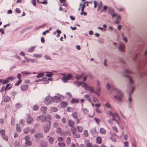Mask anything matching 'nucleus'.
Segmentation results:
<instances>
[{"label": "nucleus", "mask_w": 147, "mask_h": 147, "mask_svg": "<svg viewBox=\"0 0 147 147\" xmlns=\"http://www.w3.org/2000/svg\"><path fill=\"white\" fill-rule=\"evenodd\" d=\"M84 134L86 137H87L88 136V132L87 130H85L84 131Z\"/></svg>", "instance_id": "nucleus-42"}, {"label": "nucleus", "mask_w": 147, "mask_h": 147, "mask_svg": "<svg viewBox=\"0 0 147 147\" xmlns=\"http://www.w3.org/2000/svg\"><path fill=\"white\" fill-rule=\"evenodd\" d=\"M22 80L21 79H20L19 80L17 81L15 84V85L16 86H18V85L22 82Z\"/></svg>", "instance_id": "nucleus-51"}, {"label": "nucleus", "mask_w": 147, "mask_h": 147, "mask_svg": "<svg viewBox=\"0 0 147 147\" xmlns=\"http://www.w3.org/2000/svg\"><path fill=\"white\" fill-rule=\"evenodd\" d=\"M44 76V73H39L36 77L37 78H39L42 77V76Z\"/></svg>", "instance_id": "nucleus-39"}, {"label": "nucleus", "mask_w": 147, "mask_h": 147, "mask_svg": "<svg viewBox=\"0 0 147 147\" xmlns=\"http://www.w3.org/2000/svg\"><path fill=\"white\" fill-rule=\"evenodd\" d=\"M40 145L42 147H46L47 144L46 143L43 142L40 144Z\"/></svg>", "instance_id": "nucleus-41"}, {"label": "nucleus", "mask_w": 147, "mask_h": 147, "mask_svg": "<svg viewBox=\"0 0 147 147\" xmlns=\"http://www.w3.org/2000/svg\"><path fill=\"white\" fill-rule=\"evenodd\" d=\"M28 88V86L27 85H24L22 86L21 87V89L23 91L26 90Z\"/></svg>", "instance_id": "nucleus-15"}, {"label": "nucleus", "mask_w": 147, "mask_h": 147, "mask_svg": "<svg viewBox=\"0 0 147 147\" xmlns=\"http://www.w3.org/2000/svg\"><path fill=\"white\" fill-rule=\"evenodd\" d=\"M113 129L115 132L117 133L118 132V130L116 126H113L112 127Z\"/></svg>", "instance_id": "nucleus-45"}, {"label": "nucleus", "mask_w": 147, "mask_h": 147, "mask_svg": "<svg viewBox=\"0 0 147 147\" xmlns=\"http://www.w3.org/2000/svg\"><path fill=\"white\" fill-rule=\"evenodd\" d=\"M84 74H83L80 75H77L76 76V78L77 79H80V80L81 79V78L83 77V80L84 82L85 81H86V79L87 78V76H84Z\"/></svg>", "instance_id": "nucleus-5"}, {"label": "nucleus", "mask_w": 147, "mask_h": 147, "mask_svg": "<svg viewBox=\"0 0 147 147\" xmlns=\"http://www.w3.org/2000/svg\"><path fill=\"white\" fill-rule=\"evenodd\" d=\"M102 5H103V4H102V3L101 2H100V4L99 5L98 7V9H97L98 11H99V10H101V9H102Z\"/></svg>", "instance_id": "nucleus-34"}, {"label": "nucleus", "mask_w": 147, "mask_h": 147, "mask_svg": "<svg viewBox=\"0 0 147 147\" xmlns=\"http://www.w3.org/2000/svg\"><path fill=\"white\" fill-rule=\"evenodd\" d=\"M33 121V118L30 116L28 117L27 119V123L28 124L31 123Z\"/></svg>", "instance_id": "nucleus-12"}, {"label": "nucleus", "mask_w": 147, "mask_h": 147, "mask_svg": "<svg viewBox=\"0 0 147 147\" xmlns=\"http://www.w3.org/2000/svg\"><path fill=\"white\" fill-rule=\"evenodd\" d=\"M39 108L38 106L36 105L34 106L33 107V109L34 111L37 110Z\"/></svg>", "instance_id": "nucleus-49"}, {"label": "nucleus", "mask_w": 147, "mask_h": 147, "mask_svg": "<svg viewBox=\"0 0 147 147\" xmlns=\"http://www.w3.org/2000/svg\"><path fill=\"white\" fill-rule=\"evenodd\" d=\"M88 3V2H85L84 3V4H83V5H82V3H80V7H79V9L80 10V9L81 7H82V8H81V11H84V8L85 7V3Z\"/></svg>", "instance_id": "nucleus-10"}, {"label": "nucleus", "mask_w": 147, "mask_h": 147, "mask_svg": "<svg viewBox=\"0 0 147 147\" xmlns=\"http://www.w3.org/2000/svg\"><path fill=\"white\" fill-rule=\"evenodd\" d=\"M16 11L18 13H20L21 12V11L18 8H17L16 9Z\"/></svg>", "instance_id": "nucleus-63"}, {"label": "nucleus", "mask_w": 147, "mask_h": 147, "mask_svg": "<svg viewBox=\"0 0 147 147\" xmlns=\"http://www.w3.org/2000/svg\"><path fill=\"white\" fill-rule=\"evenodd\" d=\"M109 12L111 14H113L114 12V10L111 8H109Z\"/></svg>", "instance_id": "nucleus-30"}, {"label": "nucleus", "mask_w": 147, "mask_h": 147, "mask_svg": "<svg viewBox=\"0 0 147 147\" xmlns=\"http://www.w3.org/2000/svg\"><path fill=\"white\" fill-rule=\"evenodd\" d=\"M70 126L73 127L74 126V122L73 121L69 120L68 122Z\"/></svg>", "instance_id": "nucleus-31"}, {"label": "nucleus", "mask_w": 147, "mask_h": 147, "mask_svg": "<svg viewBox=\"0 0 147 147\" xmlns=\"http://www.w3.org/2000/svg\"><path fill=\"white\" fill-rule=\"evenodd\" d=\"M67 103L65 101H62L61 102V105L63 107H65L67 106Z\"/></svg>", "instance_id": "nucleus-20"}, {"label": "nucleus", "mask_w": 147, "mask_h": 147, "mask_svg": "<svg viewBox=\"0 0 147 147\" xmlns=\"http://www.w3.org/2000/svg\"><path fill=\"white\" fill-rule=\"evenodd\" d=\"M108 7L107 6H104L103 7V9L101 10L100 12V13H101L102 12H106L107 9Z\"/></svg>", "instance_id": "nucleus-19"}, {"label": "nucleus", "mask_w": 147, "mask_h": 147, "mask_svg": "<svg viewBox=\"0 0 147 147\" xmlns=\"http://www.w3.org/2000/svg\"><path fill=\"white\" fill-rule=\"evenodd\" d=\"M35 137L38 138H41L43 137V135L41 134H37L35 135Z\"/></svg>", "instance_id": "nucleus-22"}, {"label": "nucleus", "mask_w": 147, "mask_h": 147, "mask_svg": "<svg viewBox=\"0 0 147 147\" xmlns=\"http://www.w3.org/2000/svg\"><path fill=\"white\" fill-rule=\"evenodd\" d=\"M25 121L23 119H21L20 121V123L21 124H23L24 123Z\"/></svg>", "instance_id": "nucleus-64"}, {"label": "nucleus", "mask_w": 147, "mask_h": 147, "mask_svg": "<svg viewBox=\"0 0 147 147\" xmlns=\"http://www.w3.org/2000/svg\"><path fill=\"white\" fill-rule=\"evenodd\" d=\"M119 49L121 51H124L125 49V46L122 43L120 44L119 45Z\"/></svg>", "instance_id": "nucleus-16"}, {"label": "nucleus", "mask_w": 147, "mask_h": 147, "mask_svg": "<svg viewBox=\"0 0 147 147\" xmlns=\"http://www.w3.org/2000/svg\"><path fill=\"white\" fill-rule=\"evenodd\" d=\"M35 48V47H32L29 49L28 51L29 52H32L34 51Z\"/></svg>", "instance_id": "nucleus-40"}, {"label": "nucleus", "mask_w": 147, "mask_h": 147, "mask_svg": "<svg viewBox=\"0 0 147 147\" xmlns=\"http://www.w3.org/2000/svg\"><path fill=\"white\" fill-rule=\"evenodd\" d=\"M49 141L51 144H52L54 142V139L52 138H50L49 139Z\"/></svg>", "instance_id": "nucleus-46"}, {"label": "nucleus", "mask_w": 147, "mask_h": 147, "mask_svg": "<svg viewBox=\"0 0 147 147\" xmlns=\"http://www.w3.org/2000/svg\"><path fill=\"white\" fill-rule=\"evenodd\" d=\"M85 144L86 147H92V146L91 143H90L88 140H86L85 141Z\"/></svg>", "instance_id": "nucleus-11"}, {"label": "nucleus", "mask_w": 147, "mask_h": 147, "mask_svg": "<svg viewBox=\"0 0 147 147\" xmlns=\"http://www.w3.org/2000/svg\"><path fill=\"white\" fill-rule=\"evenodd\" d=\"M66 96L67 97L69 98H71L72 97V95L69 92H67L66 93Z\"/></svg>", "instance_id": "nucleus-57"}, {"label": "nucleus", "mask_w": 147, "mask_h": 147, "mask_svg": "<svg viewBox=\"0 0 147 147\" xmlns=\"http://www.w3.org/2000/svg\"><path fill=\"white\" fill-rule=\"evenodd\" d=\"M12 87V86H11V84H7L6 86L5 90V91L9 90Z\"/></svg>", "instance_id": "nucleus-21"}, {"label": "nucleus", "mask_w": 147, "mask_h": 147, "mask_svg": "<svg viewBox=\"0 0 147 147\" xmlns=\"http://www.w3.org/2000/svg\"><path fill=\"white\" fill-rule=\"evenodd\" d=\"M16 131H17L20 132L21 131V129L20 127V126L19 124L16 125Z\"/></svg>", "instance_id": "nucleus-26"}, {"label": "nucleus", "mask_w": 147, "mask_h": 147, "mask_svg": "<svg viewBox=\"0 0 147 147\" xmlns=\"http://www.w3.org/2000/svg\"><path fill=\"white\" fill-rule=\"evenodd\" d=\"M100 132L102 134H105L106 133V130L103 128H101L100 129Z\"/></svg>", "instance_id": "nucleus-18"}, {"label": "nucleus", "mask_w": 147, "mask_h": 147, "mask_svg": "<svg viewBox=\"0 0 147 147\" xmlns=\"http://www.w3.org/2000/svg\"><path fill=\"white\" fill-rule=\"evenodd\" d=\"M5 131L3 129L1 130L0 131V134L2 136H4L5 135Z\"/></svg>", "instance_id": "nucleus-36"}, {"label": "nucleus", "mask_w": 147, "mask_h": 147, "mask_svg": "<svg viewBox=\"0 0 147 147\" xmlns=\"http://www.w3.org/2000/svg\"><path fill=\"white\" fill-rule=\"evenodd\" d=\"M67 110L68 112H71L73 111V109L71 107H67Z\"/></svg>", "instance_id": "nucleus-53"}, {"label": "nucleus", "mask_w": 147, "mask_h": 147, "mask_svg": "<svg viewBox=\"0 0 147 147\" xmlns=\"http://www.w3.org/2000/svg\"><path fill=\"white\" fill-rule=\"evenodd\" d=\"M94 119L97 123V124H98L100 121L99 119L97 118H94Z\"/></svg>", "instance_id": "nucleus-61"}, {"label": "nucleus", "mask_w": 147, "mask_h": 147, "mask_svg": "<svg viewBox=\"0 0 147 147\" xmlns=\"http://www.w3.org/2000/svg\"><path fill=\"white\" fill-rule=\"evenodd\" d=\"M74 119H76V122L78 124L80 120L77 118V113L76 112L74 113Z\"/></svg>", "instance_id": "nucleus-13"}, {"label": "nucleus", "mask_w": 147, "mask_h": 147, "mask_svg": "<svg viewBox=\"0 0 147 147\" xmlns=\"http://www.w3.org/2000/svg\"><path fill=\"white\" fill-rule=\"evenodd\" d=\"M46 117V121L50 120L51 119V115H48Z\"/></svg>", "instance_id": "nucleus-32"}, {"label": "nucleus", "mask_w": 147, "mask_h": 147, "mask_svg": "<svg viewBox=\"0 0 147 147\" xmlns=\"http://www.w3.org/2000/svg\"><path fill=\"white\" fill-rule=\"evenodd\" d=\"M109 113L110 115L114 117H117L118 118V117L117 114L115 113H113L112 111H110L109 112Z\"/></svg>", "instance_id": "nucleus-14"}, {"label": "nucleus", "mask_w": 147, "mask_h": 147, "mask_svg": "<svg viewBox=\"0 0 147 147\" xmlns=\"http://www.w3.org/2000/svg\"><path fill=\"white\" fill-rule=\"evenodd\" d=\"M52 97H51L50 96H48L45 98L44 102L45 104L46 105H49L51 103L52 101Z\"/></svg>", "instance_id": "nucleus-2"}, {"label": "nucleus", "mask_w": 147, "mask_h": 147, "mask_svg": "<svg viewBox=\"0 0 147 147\" xmlns=\"http://www.w3.org/2000/svg\"><path fill=\"white\" fill-rule=\"evenodd\" d=\"M72 77V75L71 74H69L67 76H64L62 78V80L64 82H66L68 80L70 79Z\"/></svg>", "instance_id": "nucleus-4"}, {"label": "nucleus", "mask_w": 147, "mask_h": 147, "mask_svg": "<svg viewBox=\"0 0 147 147\" xmlns=\"http://www.w3.org/2000/svg\"><path fill=\"white\" fill-rule=\"evenodd\" d=\"M96 142L99 144H101L102 143V139L100 137H98L96 138Z\"/></svg>", "instance_id": "nucleus-23"}, {"label": "nucleus", "mask_w": 147, "mask_h": 147, "mask_svg": "<svg viewBox=\"0 0 147 147\" xmlns=\"http://www.w3.org/2000/svg\"><path fill=\"white\" fill-rule=\"evenodd\" d=\"M3 139L5 140L6 141H7L8 140V138L7 136H6L5 135L4 136H2Z\"/></svg>", "instance_id": "nucleus-55"}, {"label": "nucleus", "mask_w": 147, "mask_h": 147, "mask_svg": "<svg viewBox=\"0 0 147 147\" xmlns=\"http://www.w3.org/2000/svg\"><path fill=\"white\" fill-rule=\"evenodd\" d=\"M33 56L36 58H40L42 56V54H35Z\"/></svg>", "instance_id": "nucleus-28"}, {"label": "nucleus", "mask_w": 147, "mask_h": 147, "mask_svg": "<svg viewBox=\"0 0 147 147\" xmlns=\"http://www.w3.org/2000/svg\"><path fill=\"white\" fill-rule=\"evenodd\" d=\"M78 85L79 86L82 85V87L84 88L86 90H87L88 87V86L87 84L84 82H81L78 83Z\"/></svg>", "instance_id": "nucleus-6"}, {"label": "nucleus", "mask_w": 147, "mask_h": 147, "mask_svg": "<svg viewBox=\"0 0 147 147\" xmlns=\"http://www.w3.org/2000/svg\"><path fill=\"white\" fill-rule=\"evenodd\" d=\"M55 117L56 119H60L61 117L58 114H56L55 115Z\"/></svg>", "instance_id": "nucleus-62"}, {"label": "nucleus", "mask_w": 147, "mask_h": 147, "mask_svg": "<svg viewBox=\"0 0 147 147\" xmlns=\"http://www.w3.org/2000/svg\"><path fill=\"white\" fill-rule=\"evenodd\" d=\"M15 79V78L13 77H9L7 78L5 80H3L2 84H5L8 83L10 81H12Z\"/></svg>", "instance_id": "nucleus-3"}, {"label": "nucleus", "mask_w": 147, "mask_h": 147, "mask_svg": "<svg viewBox=\"0 0 147 147\" xmlns=\"http://www.w3.org/2000/svg\"><path fill=\"white\" fill-rule=\"evenodd\" d=\"M52 101L56 103H58L61 100L60 97L58 96H55L54 97H52Z\"/></svg>", "instance_id": "nucleus-7"}, {"label": "nucleus", "mask_w": 147, "mask_h": 147, "mask_svg": "<svg viewBox=\"0 0 147 147\" xmlns=\"http://www.w3.org/2000/svg\"><path fill=\"white\" fill-rule=\"evenodd\" d=\"M112 89H113L114 91H115L119 95L114 96V97L117 99L119 101H121L122 99V97L123 96V94L119 90L113 87H112Z\"/></svg>", "instance_id": "nucleus-1"}, {"label": "nucleus", "mask_w": 147, "mask_h": 147, "mask_svg": "<svg viewBox=\"0 0 147 147\" xmlns=\"http://www.w3.org/2000/svg\"><path fill=\"white\" fill-rule=\"evenodd\" d=\"M21 73L23 74H26V75H28V74H31V73L29 71H24L21 72Z\"/></svg>", "instance_id": "nucleus-48"}, {"label": "nucleus", "mask_w": 147, "mask_h": 147, "mask_svg": "<svg viewBox=\"0 0 147 147\" xmlns=\"http://www.w3.org/2000/svg\"><path fill=\"white\" fill-rule=\"evenodd\" d=\"M83 111L85 114H87L88 113V110L86 108L83 109Z\"/></svg>", "instance_id": "nucleus-43"}, {"label": "nucleus", "mask_w": 147, "mask_h": 147, "mask_svg": "<svg viewBox=\"0 0 147 147\" xmlns=\"http://www.w3.org/2000/svg\"><path fill=\"white\" fill-rule=\"evenodd\" d=\"M15 118L13 117H12L11 118V124L12 125H13L15 124Z\"/></svg>", "instance_id": "nucleus-37"}, {"label": "nucleus", "mask_w": 147, "mask_h": 147, "mask_svg": "<svg viewBox=\"0 0 147 147\" xmlns=\"http://www.w3.org/2000/svg\"><path fill=\"white\" fill-rule=\"evenodd\" d=\"M84 97L88 99L89 100V101L90 100V96L89 95H84Z\"/></svg>", "instance_id": "nucleus-58"}, {"label": "nucleus", "mask_w": 147, "mask_h": 147, "mask_svg": "<svg viewBox=\"0 0 147 147\" xmlns=\"http://www.w3.org/2000/svg\"><path fill=\"white\" fill-rule=\"evenodd\" d=\"M71 142V139L70 138H68L67 140V144H70Z\"/></svg>", "instance_id": "nucleus-56"}, {"label": "nucleus", "mask_w": 147, "mask_h": 147, "mask_svg": "<svg viewBox=\"0 0 147 147\" xmlns=\"http://www.w3.org/2000/svg\"><path fill=\"white\" fill-rule=\"evenodd\" d=\"M50 127L49 126L47 125L44 128V131L45 132H47L49 129Z\"/></svg>", "instance_id": "nucleus-25"}, {"label": "nucleus", "mask_w": 147, "mask_h": 147, "mask_svg": "<svg viewBox=\"0 0 147 147\" xmlns=\"http://www.w3.org/2000/svg\"><path fill=\"white\" fill-rule=\"evenodd\" d=\"M30 131V128L29 127H27L24 129V131L26 134H27Z\"/></svg>", "instance_id": "nucleus-33"}, {"label": "nucleus", "mask_w": 147, "mask_h": 147, "mask_svg": "<svg viewBox=\"0 0 147 147\" xmlns=\"http://www.w3.org/2000/svg\"><path fill=\"white\" fill-rule=\"evenodd\" d=\"M87 90H88L90 92L92 93H93L94 92V90L93 88L92 87H88Z\"/></svg>", "instance_id": "nucleus-27"}, {"label": "nucleus", "mask_w": 147, "mask_h": 147, "mask_svg": "<svg viewBox=\"0 0 147 147\" xmlns=\"http://www.w3.org/2000/svg\"><path fill=\"white\" fill-rule=\"evenodd\" d=\"M111 140L113 142H116V140L115 138L113 136H112L110 138Z\"/></svg>", "instance_id": "nucleus-52"}, {"label": "nucleus", "mask_w": 147, "mask_h": 147, "mask_svg": "<svg viewBox=\"0 0 147 147\" xmlns=\"http://www.w3.org/2000/svg\"><path fill=\"white\" fill-rule=\"evenodd\" d=\"M40 119H41L42 122H44L46 121V117L44 115H41L37 118V120H39Z\"/></svg>", "instance_id": "nucleus-8"}, {"label": "nucleus", "mask_w": 147, "mask_h": 147, "mask_svg": "<svg viewBox=\"0 0 147 147\" xmlns=\"http://www.w3.org/2000/svg\"><path fill=\"white\" fill-rule=\"evenodd\" d=\"M105 106L108 108H110L111 107L110 105L108 102H107L105 104Z\"/></svg>", "instance_id": "nucleus-59"}, {"label": "nucleus", "mask_w": 147, "mask_h": 147, "mask_svg": "<svg viewBox=\"0 0 147 147\" xmlns=\"http://www.w3.org/2000/svg\"><path fill=\"white\" fill-rule=\"evenodd\" d=\"M58 144L59 146L65 147L66 146L65 144L64 143H59Z\"/></svg>", "instance_id": "nucleus-47"}, {"label": "nucleus", "mask_w": 147, "mask_h": 147, "mask_svg": "<svg viewBox=\"0 0 147 147\" xmlns=\"http://www.w3.org/2000/svg\"><path fill=\"white\" fill-rule=\"evenodd\" d=\"M80 137V135L79 134L74 132V138H78Z\"/></svg>", "instance_id": "nucleus-44"}, {"label": "nucleus", "mask_w": 147, "mask_h": 147, "mask_svg": "<svg viewBox=\"0 0 147 147\" xmlns=\"http://www.w3.org/2000/svg\"><path fill=\"white\" fill-rule=\"evenodd\" d=\"M10 99V98L8 96H5L4 98V101L5 102H7L9 101Z\"/></svg>", "instance_id": "nucleus-29"}, {"label": "nucleus", "mask_w": 147, "mask_h": 147, "mask_svg": "<svg viewBox=\"0 0 147 147\" xmlns=\"http://www.w3.org/2000/svg\"><path fill=\"white\" fill-rule=\"evenodd\" d=\"M76 130L79 132H81L82 131V128L81 126H77L76 129Z\"/></svg>", "instance_id": "nucleus-17"}, {"label": "nucleus", "mask_w": 147, "mask_h": 147, "mask_svg": "<svg viewBox=\"0 0 147 147\" xmlns=\"http://www.w3.org/2000/svg\"><path fill=\"white\" fill-rule=\"evenodd\" d=\"M58 109L57 107H52L51 108V110L53 112H56L57 111Z\"/></svg>", "instance_id": "nucleus-24"}, {"label": "nucleus", "mask_w": 147, "mask_h": 147, "mask_svg": "<svg viewBox=\"0 0 147 147\" xmlns=\"http://www.w3.org/2000/svg\"><path fill=\"white\" fill-rule=\"evenodd\" d=\"M46 75L48 77H50L51 76L53 75V74L52 73H49L46 74Z\"/></svg>", "instance_id": "nucleus-60"}, {"label": "nucleus", "mask_w": 147, "mask_h": 147, "mask_svg": "<svg viewBox=\"0 0 147 147\" xmlns=\"http://www.w3.org/2000/svg\"><path fill=\"white\" fill-rule=\"evenodd\" d=\"M131 92L129 93V98L128 100L130 102L131 101V97L130 96H131V94H132L134 90V87H133L132 86H131Z\"/></svg>", "instance_id": "nucleus-9"}, {"label": "nucleus", "mask_w": 147, "mask_h": 147, "mask_svg": "<svg viewBox=\"0 0 147 147\" xmlns=\"http://www.w3.org/2000/svg\"><path fill=\"white\" fill-rule=\"evenodd\" d=\"M47 109V107H46L43 106L40 108V110L42 111H46Z\"/></svg>", "instance_id": "nucleus-38"}, {"label": "nucleus", "mask_w": 147, "mask_h": 147, "mask_svg": "<svg viewBox=\"0 0 147 147\" xmlns=\"http://www.w3.org/2000/svg\"><path fill=\"white\" fill-rule=\"evenodd\" d=\"M26 144L28 146H30L32 144V142L30 141H28L26 142Z\"/></svg>", "instance_id": "nucleus-54"}, {"label": "nucleus", "mask_w": 147, "mask_h": 147, "mask_svg": "<svg viewBox=\"0 0 147 147\" xmlns=\"http://www.w3.org/2000/svg\"><path fill=\"white\" fill-rule=\"evenodd\" d=\"M125 76L127 77L128 78V79L129 80V83L131 84H132L133 83V82L131 78L128 75H125Z\"/></svg>", "instance_id": "nucleus-35"}, {"label": "nucleus", "mask_w": 147, "mask_h": 147, "mask_svg": "<svg viewBox=\"0 0 147 147\" xmlns=\"http://www.w3.org/2000/svg\"><path fill=\"white\" fill-rule=\"evenodd\" d=\"M96 111L98 114H101L102 113L101 111L99 109L97 108L96 109Z\"/></svg>", "instance_id": "nucleus-50"}]
</instances>
